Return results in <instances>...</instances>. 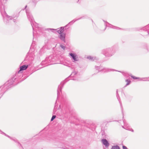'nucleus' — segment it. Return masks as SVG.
Instances as JSON below:
<instances>
[{"mask_svg":"<svg viewBox=\"0 0 149 149\" xmlns=\"http://www.w3.org/2000/svg\"><path fill=\"white\" fill-rule=\"evenodd\" d=\"M56 102L55 103V105L54 106V112H55L56 111Z\"/></svg>","mask_w":149,"mask_h":149,"instance_id":"16","label":"nucleus"},{"mask_svg":"<svg viewBox=\"0 0 149 149\" xmlns=\"http://www.w3.org/2000/svg\"><path fill=\"white\" fill-rule=\"evenodd\" d=\"M0 133L4 134L5 136L8 137L10 139H11L13 140V141H14V142H15L16 143H17V142L18 141V140L16 138H15V137H10L9 135H7V134H6L4 132H3L1 130H0Z\"/></svg>","mask_w":149,"mask_h":149,"instance_id":"5","label":"nucleus"},{"mask_svg":"<svg viewBox=\"0 0 149 149\" xmlns=\"http://www.w3.org/2000/svg\"><path fill=\"white\" fill-rule=\"evenodd\" d=\"M125 81L127 82V84L125 86V87L130 85L131 82V81L129 79H126L125 80Z\"/></svg>","mask_w":149,"mask_h":149,"instance_id":"10","label":"nucleus"},{"mask_svg":"<svg viewBox=\"0 0 149 149\" xmlns=\"http://www.w3.org/2000/svg\"><path fill=\"white\" fill-rule=\"evenodd\" d=\"M60 46L63 49H65V47H64V46H63V45H61Z\"/></svg>","mask_w":149,"mask_h":149,"instance_id":"18","label":"nucleus"},{"mask_svg":"<svg viewBox=\"0 0 149 149\" xmlns=\"http://www.w3.org/2000/svg\"><path fill=\"white\" fill-rule=\"evenodd\" d=\"M95 69L97 70L98 72L102 71L103 72H106L111 71H113L115 70L113 69H109L106 68H104L102 66H97L95 67Z\"/></svg>","mask_w":149,"mask_h":149,"instance_id":"3","label":"nucleus"},{"mask_svg":"<svg viewBox=\"0 0 149 149\" xmlns=\"http://www.w3.org/2000/svg\"><path fill=\"white\" fill-rule=\"evenodd\" d=\"M28 66H21L20 67L19 70L18 72L16 73L13 77L5 83L4 84L5 88L8 89L10 88L11 87V86L14 84H17V83L15 84L16 82L18 81V78H20V76H22V74L21 73H22V71L26 70Z\"/></svg>","mask_w":149,"mask_h":149,"instance_id":"2","label":"nucleus"},{"mask_svg":"<svg viewBox=\"0 0 149 149\" xmlns=\"http://www.w3.org/2000/svg\"><path fill=\"white\" fill-rule=\"evenodd\" d=\"M43 67H40V68H39L37 69L36 70H39V69H41V68H43Z\"/></svg>","mask_w":149,"mask_h":149,"instance_id":"21","label":"nucleus"},{"mask_svg":"<svg viewBox=\"0 0 149 149\" xmlns=\"http://www.w3.org/2000/svg\"><path fill=\"white\" fill-rule=\"evenodd\" d=\"M56 116L55 115H53L51 119V121H52L56 118Z\"/></svg>","mask_w":149,"mask_h":149,"instance_id":"14","label":"nucleus"},{"mask_svg":"<svg viewBox=\"0 0 149 149\" xmlns=\"http://www.w3.org/2000/svg\"><path fill=\"white\" fill-rule=\"evenodd\" d=\"M63 29H61L58 30L57 32L60 34H61V33H63L62 32H63Z\"/></svg>","mask_w":149,"mask_h":149,"instance_id":"13","label":"nucleus"},{"mask_svg":"<svg viewBox=\"0 0 149 149\" xmlns=\"http://www.w3.org/2000/svg\"><path fill=\"white\" fill-rule=\"evenodd\" d=\"M123 122L124 123V126H122V127L123 128L128 130L127 127H128V124L126 122V121L125 120H123Z\"/></svg>","mask_w":149,"mask_h":149,"instance_id":"9","label":"nucleus"},{"mask_svg":"<svg viewBox=\"0 0 149 149\" xmlns=\"http://www.w3.org/2000/svg\"><path fill=\"white\" fill-rule=\"evenodd\" d=\"M65 34L63 33L60 34L59 38L61 40L65 42Z\"/></svg>","mask_w":149,"mask_h":149,"instance_id":"8","label":"nucleus"},{"mask_svg":"<svg viewBox=\"0 0 149 149\" xmlns=\"http://www.w3.org/2000/svg\"><path fill=\"white\" fill-rule=\"evenodd\" d=\"M102 142L103 144L105 146V147H107L109 146V143L107 140L105 139H103L102 140Z\"/></svg>","mask_w":149,"mask_h":149,"instance_id":"7","label":"nucleus"},{"mask_svg":"<svg viewBox=\"0 0 149 149\" xmlns=\"http://www.w3.org/2000/svg\"><path fill=\"white\" fill-rule=\"evenodd\" d=\"M132 132H134V130L133 129H131V130H130Z\"/></svg>","mask_w":149,"mask_h":149,"instance_id":"20","label":"nucleus"},{"mask_svg":"<svg viewBox=\"0 0 149 149\" xmlns=\"http://www.w3.org/2000/svg\"><path fill=\"white\" fill-rule=\"evenodd\" d=\"M69 54L72 57L74 61H77L78 60V58L77 55L75 54L70 53Z\"/></svg>","mask_w":149,"mask_h":149,"instance_id":"6","label":"nucleus"},{"mask_svg":"<svg viewBox=\"0 0 149 149\" xmlns=\"http://www.w3.org/2000/svg\"><path fill=\"white\" fill-rule=\"evenodd\" d=\"M111 149H120V147L117 145L112 146Z\"/></svg>","mask_w":149,"mask_h":149,"instance_id":"11","label":"nucleus"},{"mask_svg":"<svg viewBox=\"0 0 149 149\" xmlns=\"http://www.w3.org/2000/svg\"><path fill=\"white\" fill-rule=\"evenodd\" d=\"M129 75L131 77L134 79H139L140 81H149V77L148 78H143L141 79L139 77H136L135 76L132 75V74H130Z\"/></svg>","mask_w":149,"mask_h":149,"instance_id":"4","label":"nucleus"},{"mask_svg":"<svg viewBox=\"0 0 149 149\" xmlns=\"http://www.w3.org/2000/svg\"><path fill=\"white\" fill-rule=\"evenodd\" d=\"M17 143H18V146L20 149H21V148L23 149V147L19 141L17 142Z\"/></svg>","mask_w":149,"mask_h":149,"instance_id":"12","label":"nucleus"},{"mask_svg":"<svg viewBox=\"0 0 149 149\" xmlns=\"http://www.w3.org/2000/svg\"><path fill=\"white\" fill-rule=\"evenodd\" d=\"M87 58L89 59H92L93 58L91 57V56H88L87 57Z\"/></svg>","mask_w":149,"mask_h":149,"instance_id":"17","label":"nucleus"},{"mask_svg":"<svg viewBox=\"0 0 149 149\" xmlns=\"http://www.w3.org/2000/svg\"><path fill=\"white\" fill-rule=\"evenodd\" d=\"M123 149H127V147L125 146H123Z\"/></svg>","mask_w":149,"mask_h":149,"instance_id":"19","label":"nucleus"},{"mask_svg":"<svg viewBox=\"0 0 149 149\" xmlns=\"http://www.w3.org/2000/svg\"><path fill=\"white\" fill-rule=\"evenodd\" d=\"M68 66L73 71L72 72L71 74L64 81H62L60 84L58 86L57 90L58 97L60 95V93L61 92V90L63 87V85L67 81L70 79L78 80V78L80 77L81 76L79 73L77 71V67H75V66Z\"/></svg>","mask_w":149,"mask_h":149,"instance_id":"1","label":"nucleus"},{"mask_svg":"<svg viewBox=\"0 0 149 149\" xmlns=\"http://www.w3.org/2000/svg\"><path fill=\"white\" fill-rule=\"evenodd\" d=\"M116 96L117 97V98L118 100H119V99H120V97L119 96V95L118 94V90H117L116 91Z\"/></svg>","mask_w":149,"mask_h":149,"instance_id":"15","label":"nucleus"},{"mask_svg":"<svg viewBox=\"0 0 149 149\" xmlns=\"http://www.w3.org/2000/svg\"><path fill=\"white\" fill-rule=\"evenodd\" d=\"M64 148V149H68V148Z\"/></svg>","mask_w":149,"mask_h":149,"instance_id":"22","label":"nucleus"}]
</instances>
